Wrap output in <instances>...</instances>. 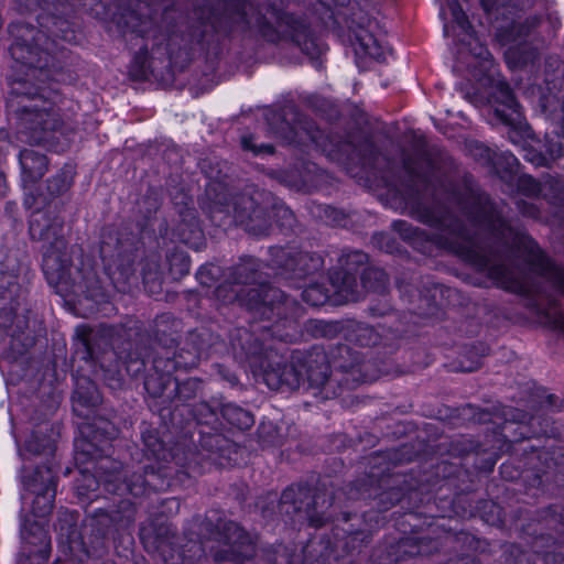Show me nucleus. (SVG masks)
I'll return each mask as SVG.
<instances>
[{
	"mask_svg": "<svg viewBox=\"0 0 564 564\" xmlns=\"http://www.w3.org/2000/svg\"><path fill=\"white\" fill-rule=\"evenodd\" d=\"M270 267L276 274L288 280H301L321 270L323 258L314 252L297 250L294 247H271Z\"/></svg>",
	"mask_w": 564,
	"mask_h": 564,
	"instance_id": "nucleus-13",
	"label": "nucleus"
},
{
	"mask_svg": "<svg viewBox=\"0 0 564 564\" xmlns=\"http://www.w3.org/2000/svg\"><path fill=\"white\" fill-rule=\"evenodd\" d=\"M469 151L479 160L491 161V151L478 142L470 143Z\"/></svg>",
	"mask_w": 564,
	"mask_h": 564,
	"instance_id": "nucleus-49",
	"label": "nucleus"
},
{
	"mask_svg": "<svg viewBox=\"0 0 564 564\" xmlns=\"http://www.w3.org/2000/svg\"><path fill=\"white\" fill-rule=\"evenodd\" d=\"M199 527L200 532L197 533L198 541L196 542L191 536L188 543H193V546H198L200 550L202 538L215 541L216 545L209 550V554L215 562L242 564L253 557L256 553L254 544L249 534L236 522L217 519V523L214 524L213 517L207 516L199 523Z\"/></svg>",
	"mask_w": 564,
	"mask_h": 564,
	"instance_id": "nucleus-9",
	"label": "nucleus"
},
{
	"mask_svg": "<svg viewBox=\"0 0 564 564\" xmlns=\"http://www.w3.org/2000/svg\"><path fill=\"white\" fill-rule=\"evenodd\" d=\"M307 329L311 330L314 336H327L334 329V326L324 321L313 319L308 322Z\"/></svg>",
	"mask_w": 564,
	"mask_h": 564,
	"instance_id": "nucleus-47",
	"label": "nucleus"
},
{
	"mask_svg": "<svg viewBox=\"0 0 564 564\" xmlns=\"http://www.w3.org/2000/svg\"><path fill=\"white\" fill-rule=\"evenodd\" d=\"M330 284L334 292L347 302H356L360 299L356 275L350 271L341 270L334 272L330 275Z\"/></svg>",
	"mask_w": 564,
	"mask_h": 564,
	"instance_id": "nucleus-29",
	"label": "nucleus"
},
{
	"mask_svg": "<svg viewBox=\"0 0 564 564\" xmlns=\"http://www.w3.org/2000/svg\"><path fill=\"white\" fill-rule=\"evenodd\" d=\"M152 362L155 373L147 377L144 381L147 392L154 398L166 397L167 399H171V389L173 388L174 382L172 372L181 364L171 357H155Z\"/></svg>",
	"mask_w": 564,
	"mask_h": 564,
	"instance_id": "nucleus-21",
	"label": "nucleus"
},
{
	"mask_svg": "<svg viewBox=\"0 0 564 564\" xmlns=\"http://www.w3.org/2000/svg\"><path fill=\"white\" fill-rule=\"evenodd\" d=\"M26 449L34 453V454H41L44 452V447L40 446L36 443V435H32V437L26 442Z\"/></svg>",
	"mask_w": 564,
	"mask_h": 564,
	"instance_id": "nucleus-55",
	"label": "nucleus"
},
{
	"mask_svg": "<svg viewBox=\"0 0 564 564\" xmlns=\"http://www.w3.org/2000/svg\"><path fill=\"white\" fill-rule=\"evenodd\" d=\"M97 337V334H95L94 332H90L89 334H87V336H85L82 340V344L86 350V355L88 358L90 359H97V355H96V351H95V347H94V341Z\"/></svg>",
	"mask_w": 564,
	"mask_h": 564,
	"instance_id": "nucleus-50",
	"label": "nucleus"
},
{
	"mask_svg": "<svg viewBox=\"0 0 564 564\" xmlns=\"http://www.w3.org/2000/svg\"><path fill=\"white\" fill-rule=\"evenodd\" d=\"M24 183L34 184L46 173L48 161L45 154L33 149H24L19 154Z\"/></svg>",
	"mask_w": 564,
	"mask_h": 564,
	"instance_id": "nucleus-25",
	"label": "nucleus"
},
{
	"mask_svg": "<svg viewBox=\"0 0 564 564\" xmlns=\"http://www.w3.org/2000/svg\"><path fill=\"white\" fill-rule=\"evenodd\" d=\"M540 23V19L536 17H532L525 20V22L520 26V34H528L531 29H534Z\"/></svg>",
	"mask_w": 564,
	"mask_h": 564,
	"instance_id": "nucleus-54",
	"label": "nucleus"
},
{
	"mask_svg": "<svg viewBox=\"0 0 564 564\" xmlns=\"http://www.w3.org/2000/svg\"><path fill=\"white\" fill-rule=\"evenodd\" d=\"M105 516L117 529H126L134 522L135 507L129 499H121L116 507L105 510Z\"/></svg>",
	"mask_w": 564,
	"mask_h": 564,
	"instance_id": "nucleus-32",
	"label": "nucleus"
},
{
	"mask_svg": "<svg viewBox=\"0 0 564 564\" xmlns=\"http://www.w3.org/2000/svg\"><path fill=\"white\" fill-rule=\"evenodd\" d=\"M424 291L425 293L421 290L412 288L411 285H400V292L402 294H408L410 302H419L416 307L417 314L423 316H432L436 312V295L437 293H442V289L440 285L427 281L424 284Z\"/></svg>",
	"mask_w": 564,
	"mask_h": 564,
	"instance_id": "nucleus-26",
	"label": "nucleus"
},
{
	"mask_svg": "<svg viewBox=\"0 0 564 564\" xmlns=\"http://www.w3.org/2000/svg\"><path fill=\"white\" fill-rule=\"evenodd\" d=\"M221 416L232 426L239 430H248L253 423V415L235 403H225L220 409Z\"/></svg>",
	"mask_w": 564,
	"mask_h": 564,
	"instance_id": "nucleus-33",
	"label": "nucleus"
},
{
	"mask_svg": "<svg viewBox=\"0 0 564 564\" xmlns=\"http://www.w3.org/2000/svg\"><path fill=\"white\" fill-rule=\"evenodd\" d=\"M189 25V35L200 42L212 32L216 33H253L269 42L291 40L306 54L314 53V42L308 29L292 15L274 9L265 13L256 10L245 0H225L218 7L195 6Z\"/></svg>",
	"mask_w": 564,
	"mask_h": 564,
	"instance_id": "nucleus-3",
	"label": "nucleus"
},
{
	"mask_svg": "<svg viewBox=\"0 0 564 564\" xmlns=\"http://www.w3.org/2000/svg\"><path fill=\"white\" fill-rule=\"evenodd\" d=\"M268 120L274 134L289 144L317 142V131L313 124L303 120L293 108L275 112Z\"/></svg>",
	"mask_w": 564,
	"mask_h": 564,
	"instance_id": "nucleus-17",
	"label": "nucleus"
},
{
	"mask_svg": "<svg viewBox=\"0 0 564 564\" xmlns=\"http://www.w3.org/2000/svg\"><path fill=\"white\" fill-rule=\"evenodd\" d=\"M24 545L19 564H45L51 553V539L41 527H31L29 533H23Z\"/></svg>",
	"mask_w": 564,
	"mask_h": 564,
	"instance_id": "nucleus-22",
	"label": "nucleus"
},
{
	"mask_svg": "<svg viewBox=\"0 0 564 564\" xmlns=\"http://www.w3.org/2000/svg\"><path fill=\"white\" fill-rule=\"evenodd\" d=\"M381 327L370 326L364 323L351 324L347 329V338L359 346L370 347L379 345L382 340Z\"/></svg>",
	"mask_w": 564,
	"mask_h": 564,
	"instance_id": "nucleus-30",
	"label": "nucleus"
},
{
	"mask_svg": "<svg viewBox=\"0 0 564 564\" xmlns=\"http://www.w3.org/2000/svg\"><path fill=\"white\" fill-rule=\"evenodd\" d=\"M241 147L245 151L251 152L253 155L272 154L273 147L270 144H257L252 135H243L241 138Z\"/></svg>",
	"mask_w": 564,
	"mask_h": 564,
	"instance_id": "nucleus-43",
	"label": "nucleus"
},
{
	"mask_svg": "<svg viewBox=\"0 0 564 564\" xmlns=\"http://www.w3.org/2000/svg\"><path fill=\"white\" fill-rule=\"evenodd\" d=\"M52 34L56 37H61L62 40L69 41L70 36L63 28H57L56 30L51 31Z\"/></svg>",
	"mask_w": 564,
	"mask_h": 564,
	"instance_id": "nucleus-57",
	"label": "nucleus"
},
{
	"mask_svg": "<svg viewBox=\"0 0 564 564\" xmlns=\"http://www.w3.org/2000/svg\"><path fill=\"white\" fill-rule=\"evenodd\" d=\"M377 29V21L369 18H362L360 22L350 26L349 39L359 67H365L367 59L381 62L389 53L380 34L376 33Z\"/></svg>",
	"mask_w": 564,
	"mask_h": 564,
	"instance_id": "nucleus-15",
	"label": "nucleus"
},
{
	"mask_svg": "<svg viewBox=\"0 0 564 564\" xmlns=\"http://www.w3.org/2000/svg\"><path fill=\"white\" fill-rule=\"evenodd\" d=\"M378 238L380 240H382V241H386V251L387 252H392L393 251L392 247H390V245H389L391 238L388 235L381 234V235L378 236Z\"/></svg>",
	"mask_w": 564,
	"mask_h": 564,
	"instance_id": "nucleus-60",
	"label": "nucleus"
},
{
	"mask_svg": "<svg viewBox=\"0 0 564 564\" xmlns=\"http://www.w3.org/2000/svg\"><path fill=\"white\" fill-rule=\"evenodd\" d=\"M352 154L354 158H351V160H354L355 158L358 159V162H360V164L365 167H377L380 158V155L376 154V149L373 144L368 141L365 142V144L360 149L354 148Z\"/></svg>",
	"mask_w": 564,
	"mask_h": 564,
	"instance_id": "nucleus-38",
	"label": "nucleus"
},
{
	"mask_svg": "<svg viewBox=\"0 0 564 564\" xmlns=\"http://www.w3.org/2000/svg\"><path fill=\"white\" fill-rule=\"evenodd\" d=\"M25 487L32 499V512L36 517H45L53 510L56 495V479L47 467L37 468L25 480Z\"/></svg>",
	"mask_w": 564,
	"mask_h": 564,
	"instance_id": "nucleus-19",
	"label": "nucleus"
},
{
	"mask_svg": "<svg viewBox=\"0 0 564 564\" xmlns=\"http://www.w3.org/2000/svg\"><path fill=\"white\" fill-rule=\"evenodd\" d=\"M86 556H87V562L84 563L83 560L80 558L79 564H116L113 561H110V560H107V561H104L100 563L98 560H91L88 554H86Z\"/></svg>",
	"mask_w": 564,
	"mask_h": 564,
	"instance_id": "nucleus-59",
	"label": "nucleus"
},
{
	"mask_svg": "<svg viewBox=\"0 0 564 564\" xmlns=\"http://www.w3.org/2000/svg\"><path fill=\"white\" fill-rule=\"evenodd\" d=\"M75 167L72 164H64L47 181V192L52 196H59L67 192L73 184Z\"/></svg>",
	"mask_w": 564,
	"mask_h": 564,
	"instance_id": "nucleus-34",
	"label": "nucleus"
},
{
	"mask_svg": "<svg viewBox=\"0 0 564 564\" xmlns=\"http://www.w3.org/2000/svg\"><path fill=\"white\" fill-rule=\"evenodd\" d=\"M447 6L454 22L459 26L464 34L473 31V28L468 21L467 15L462 9L457 0H447Z\"/></svg>",
	"mask_w": 564,
	"mask_h": 564,
	"instance_id": "nucleus-41",
	"label": "nucleus"
},
{
	"mask_svg": "<svg viewBox=\"0 0 564 564\" xmlns=\"http://www.w3.org/2000/svg\"><path fill=\"white\" fill-rule=\"evenodd\" d=\"M184 206L178 210L182 219L176 229L177 236L185 245L197 247L198 241L202 239L203 232L199 227L195 209L188 206L189 202L192 203V200L187 196H184Z\"/></svg>",
	"mask_w": 564,
	"mask_h": 564,
	"instance_id": "nucleus-24",
	"label": "nucleus"
},
{
	"mask_svg": "<svg viewBox=\"0 0 564 564\" xmlns=\"http://www.w3.org/2000/svg\"><path fill=\"white\" fill-rule=\"evenodd\" d=\"M97 397H94V395H90L89 398H85L84 399V402L85 403H95L97 401Z\"/></svg>",
	"mask_w": 564,
	"mask_h": 564,
	"instance_id": "nucleus-63",
	"label": "nucleus"
},
{
	"mask_svg": "<svg viewBox=\"0 0 564 564\" xmlns=\"http://www.w3.org/2000/svg\"><path fill=\"white\" fill-rule=\"evenodd\" d=\"M259 263L249 258L237 264L231 273L234 284L243 285L234 291L229 299L237 300L254 318L272 321L263 325V334L276 335L281 340H291L295 334L296 321L303 315L302 306L285 294L260 281Z\"/></svg>",
	"mask_w": 564,
	"mask_h": 564,
	"instance_id": "nucleus-6",
	"label": "nucleus"
},
{
	"mask_svg": "<svg viewBox=\"0 0 564 564\" xmlns=\"http://www.w3.org/2000/svg\"><path fill=\"white\" fill-rule=\"evenodd\" d=\"M276 215L284 219L283 226L291 227L295 220L292 210L283 206L276 208Z\"/></svg>",
	"mask_w": 564,
	"mask_h": 564,
	"instance_id": "nucleus-52",
	"label": "nucleus"
},
{
	"mask_svg": "<svg viewBox=\"0 0 564 564\" xmlns=\"http://www.w3.org/2000/svg\"><path fill=\"white\" fill-rule=\"evenodd\" d=\"M302 299L312 306H319L328 301L329 290L324 285L314 283L303 290Z\"/></svg>",
	"mask_w": 564,
	"mask_h": 564,
	"instance_id": "nucleus-37",
	"label": "nucleus"
},
{
	"mask_svg": "<svg viewBox=\"0 0 564 564\" xmlns=\"http://www.w3.org/2000/svg\"><path fill=\"white\" fill-rule=\"evenodd\" d=\"M6 188V176L3 173L0 172V195L4 193Z\"/></svg>",
	"mask_w": 564,
	"mask_h": 564,
	"instance_id": "nucleus-62",
	"label": "nucleus"
},
{
	"mask_svg": "<svg viewBox=\"0 0 564 564\" xmlns=\"http://www.w3.org/2000/svg\"><path fill=\"white\" fill-rule=\"evenodd\" d=\"M145 463L122 470L121 464L105 459L98 467L99 480L89 478L88 487L99 482L110 494H130L134 497L147 496L152 491H164L174 485L173 473L186 475L176 467H184L177 453L167 449L153 433L143 434Z\"/></svg>",
	"mask_w": 564,
	"mask_h": 564,
	"instance_id": "nucleus-5",
	"label": "nucleus"
},
{
	"mask_svg": "<svg viewBox=\"0 0 564 564\" xmlns=\"http://www.w3.org/2000/svg\"><path fill=\"white\" fill-rule=\"evenodd\" d=\"M29 267L15 256L9 254L0 263V297L14 302L29 282Z\"/></svg>",
	"mask_w": 564,
	"mask_h": 564,
	"instance_id": "nucleus-20",
	"label": "nucleus"
},
{
	"mask_svg": "<svg viewBox=\"0 0 564 564\" xmlns=\"http://www.w3.org/2000/svg\"><path fill=\"white\" fill-rule=\"evenodd\" d=\"M141 535L152 540L156 551L167 564H181L186 557L183 539L176 534L172 523L163 519H155L141 528Z\"/></svg>",
	"mask_w": 564,
	"mask_h": 564,
	"instance_id": "nucleus-16",
	"label": "nucleus"
},
{
	"mask_svg": "<svg viewBox=\"0 0 564 564\" xmlns=\"http://www.w3.org/2000/svg\"><path fill=\"white\" fill-rule=\"evenodd\" d=\"M8 107L15 113L17 138L21 142L53 147L59 140L57 134H66L59 108L37 93L31 96L17 89Z\"/></svg>",
	"mask_w": 564,
	"mask_h": 564,
	"instance_id": "nucleus-8",
	"label": "nucleus"
},
{
	"mask_svg": "<svg viewBox=\"0 0 564 564\" xmlns=\"http://www.w3.org/2000/svg\"><path fill=\"white\" fill-rule=\"evenodd\" d=\"M501 474L502 476L506 478V479H513L516 477H518V473L516 471L514 474L511 473V471H508L509 470V466L503 464L501 465Z\"/></svg>",
	"mask_w": 564,
	"mask_h": 564,
	"instance_id": "nucleus-58",
	"label": "nucleus"
},
{
	"mask_svg": "<svg viewBox=\"0 0 564 564\" xmlns=\"http://www.w3.org/2000/svg\"><path fill=\"white\" fill-rule=\"evenodd\" d=\"M172 274L182 276L189 272V260L182 251H174L167 257Z\"/></svg>",
	"mask_w": 564,
	"mask_h": 564,
	"instance_id": "nucleus-40",
	"label": "nucleus"
},
{
	"mask_svg": "<svg viewBox=\"0 0 564 564\" xmlns=\"http://www.w3.org/2000/svg\"><path fill=\"white\" fill-rule=\"evenodd\" d=\"M545 147L550 158L564 165V145L558 141L547 140Z\"/></svg>",
	"mask_w": 564,
	"mask_h": 564,
	"instance_id": "nucleus-46",
	"label": "nucleus"
},
{
	"mask_svg": "<svg viewBox=\"0 0 564 564\" xmlns=\"http://www.w3.org/2000/svg\"><path fill=\"white\" fill-rule=\"evenodd\" d=\"M269 560L272 564H293V554L288 550V547L279 545Z\"/></svg>",
	"mask_w": 564,
	"mask_h": 564,
	"instance_id": "nucleus-45",
	"label": "nucleus"
},
{
	"mask_svg": "<svg viewBox=\"0 0 564 564\" xmlns=\"http://www.w3.org/2000/svg\"><path fill=\"white\" fill-rule=\"evenodd\" d=\"M101 369L104 370V380L107 382V384L112 388L117 389L121 387V378L119 375V371L117 369H104V365H100Z\"/></svg>",
	"mask_w": 564,
	"mask_h": 564,
	"instance_id": "nucleus-48",
	"label": "nucleus"
},
{
	"mask_svg": "<svg viewBox=\"0 0 564 564\" xmlns=\"http://www.w3.org/2000/svg\"><path fill=\"white\" fill-rule=\"evenodd\" d=\"M333 496L327 491H312L305 485H292L281 495L279 510L294 522L306 521L321 528L334 519Z\"/></svg>",
	"mask_w": 564,
	"mask_h": 564,
	"instance_id": "nucleus-10",
	"label": "nucleus"
},
{
	"mask_svg": "<svg viewBox=\"0 0 564 564\" xmlns=\"http://www.w3.org/2000/svg\"><path fill=\"white\" fill-rule=\"evenodd\" d=\"M194 415L199 424L210 425L217 422L215 409L207 402H200L196 405Z\"/></svg>",
	"mask_w": 564,
	"mask_h": 564,
	"instance_id": "nucleus-42",
	"label": "nucleus"
},
{
	"mask_svg": "<svg viewBox=\"0 0 564 564\" xmlns=\"http://www.w3.org/2000/svg\"><path fill=\"white\" fill-rule=\"evenodd\" d=\"M328 360V379L337 395V388L351 389L359 383L372 381V364L365 361L357 350L347 345H337L326 352Z\"/></svg>",
	"mask_w": 564,
	"mask_h": 564,
	"instance_id": "nucleus-12",
	"label": "nucleus"
},
{
	"mask_svg": "<svg viewBox=\"0 0 564 564\" xmlns=\"http://www.w3.org/2000/svg\"><path fill=\"white\" fill-rule=\"evenodd\" d=\"M480 357H477L470 360L467 365L464 361H460L458 370L463 372H471L477 370L480 367Z\"/></svg>",
	"mask_w": 564,
	"mask_h": 564,
	"instance_id": "nucleus-53",
	"label": "nucleus"
},
{
	"mask_svg": "<svg viewBox=\"0 0 564 564\" xmlns=\"http://www.w3.org/2000/svg\"><path fill=\"white\" fill-rule=\"evenodd\" d=\"M547 94L541 99L544 111L564 123V76L554 82H547Z\"/></svg>",
	"mask_w": 564,
	"mask_h": 564,
	"instance_id": "nucleus-27",
	"label": "nucleus"
},
{
	"mask_svg": "<svg viewBox=\"0 0 564 564\" xmlns=\"http://www.w3.org/2000/svg\"><path fill=\"white\" fill-rule=\"evenodd\" d=\"M100 336L109 341L111 347V355L117 356L126 364L127 371L137 376L144 370L145 359L149 357L145 348L132 350L130 341H123L127 336V330L123 327L101 326L98 330Z\"/></svg>",
	"mask_w": 564,
	"mask_h": 564,
	"instance_id": "nucleus-18",
	"label": "nucleus"
},
{
	"mask_svg": "<svg viewBox=\"0 0 564 564\" xmlns=\"http://www.w3.org/2000/svg\"><path fill=\"white\" fill-rule=\"evenodd\" d=\"M517 204H518V208H519L520 213L523 216L531 217V218L539 217L540 212H539V208L534 204L528 203L525 200H519Z\"/></svg>",
	"mask_w": 564,
	"mask_h": 564,
	"instance_id": "nucleus-51",
	"label": "nucleus"
},
{
	"mask_svg": "<svg viewBox=\"0 0 564 564\" xmlns=\"http://www.w3.org/2000/svg\"><path fill=\"white\" fill-rule=\"evenodd\" d=\"M460 55L468 54L475 59V64L468 62V66H481L484 69H489L491 66V54L488 48L475 36L474 31L464 34L462 39Z\"/></svg>",
	"mask_w": 564,
	"mask_h": 564,
	"instance_id": "nucleus-28",
	"label": "nucleus"
},
{
	"mask_svg": "<svg viewBox=\"0 0 564 564\" xmlns=\"http://www.w3.org/2000/svg\"><path fill=\"white\" fill-rule=\"evenodd\" d=\"M264 196L265 194L258 189L240 193L230 203L225 197L217 196L215 212L232 215L240 224L259 221L260 230H265L269 226V214Z\"/></svg>",
	"mask_w": 564,
	"mask_h": 564,
	"instance_id": "nucleus-14",
	"label": "nucleus"
},
{
	"mask_svg": "<svg viewBox=\"0 0 564 564\" xmlns=\"http://www.w3.org/2000/svg\"><path fill=\"white\" fill-rule=\"evenodd\" d=\"M361 283L368 291L383 293L388 286V276L382 269L367 268L362 271Z\"/></svg>",
	"mask_w": 564,
	"mask_h": 564,
	"instance_id": "nucleus-35",
	"label": "nucleus"
},
{
	"mask_svg": "<svg viewBox=\"0 0 564 564\" xmlns=\"http://www.w3.org/2000/svg\"><path fill=\"white\" fill-rule=\"evenodd\" d=\"M539 57L535 47L528 43L511 45L505 52V59L512 69L534 64Z\"/></svg>",
	"mask_w": 564,
	"mask_h": 564,
	"instance_id": "nucleus-31",
	"label": "nucleus"
},
{
	"mask_svg": "<svg viewBox=\"0 0 564 564\" xmlns=\"http://www.w3.org/2000/svg\"><path fill=\"white\" fill-rule=\"evenodd\" d=\"M403 170L409 178L404 200L410 214L416 220L440 230L430 237L423 229L405 220L393 221V229L414 249L424 253L430 252L432 246L448 250L486 273L497 286L527 294L531 292V284L523 270L512 265L511 254H516L523 258L533 273L564 293V271L543 254L531 237L507 224L486 194L468 192L464 197H452L474 227L471 235L435 196L432 205L423 202L435 178L434 165L427 156H404ZM540 313L554 328L564 333V313L555 303H550Z\"/></svg>",
	"mask_w": 564,
	"mask_h": 564,
	"instance_id": "nucleus-1",
	"label": "nucleus"
},
{
	"mask_svg": "<svg viewBox=\"0 0 564 564\" xmlns=\"http://www.w3.org/2000/svg\"><path fill=\"white\" fill-rule=\"evenodd\" d=\"M494 99L499 105L495 109L497 117L506 124H512L520 118V105L510 86L503 82L498 80L495 86Z\"/></svg>",
	"mask_w": 564,
	"mask_h": 564,
	"instance_id": "nucleus-23",
	"label": "nucleus"
},
{
	"mask_svg": "<svg viewBox=\"0 0 564 564\" xmlns=\"http://www.w3.org/2000/svg\"><path fill=\"white\" fill-rule=\"evenodd\" d=\"M505 158L510 169H512V166L517 164V158L513 154L507 153L505 154Z\"/></svg>",
	"mask_w": 564,
	"mask_h": 564,
	"instance_id": "nucleus-61",
	"label": "nucleus"
},
{
	"mask_svg": "<svg viewBox=\"0 0 564 564\" xmlns=\"http://www.w3.org/2000/svg\"><path fill=\"white\" fill-rule=\"evenodd\" d=\"M10 31L15 35L10 46L11 56L34 73L39 72L41 77L48 78V67L54 65L57 48L55 40H50L44 31L28 24L11 25Z\"/></svg>",
	"mask_w": 564,
	"mask_h": 564,
	"instance_id": "nucleus-11",
	"label": "nucleus"
},
{
	"mask_svg": "<svg viewBox=\"0 0 564 564\" xmlns=\"http://www.w3.org/2000/svg\"><path fill=\"white\" fill-rule=\"evenodd\" d=\"M29 232L33 240L43 242V272L47 282L59 293L73 294L94 302L105 300V292L90 260L72 267L64 235L63 218L48 206L32 212Z\"/></svg>",
	"mask_w": 564,
	"mask_h": 564,
	"instance_id": "nucleus-4",
	"label": "nucleus"
},
{
	"mask_svg": "<svg viewBox=\"0 0 564 564\" xmlns=\"http://www.w3.org/2000/svg\"><path fill=\"white\" fill-rule=\"evenodd\" d=\"M519 191L527 196H536L541 192L540 184L529 175H522L518 180Z\"/></svg>",
	"mask_w": 564,
	"mask_h": 564,
	"instance_id": "nucleus-44",
	"label": "nucleus"
},
{
	"mask_svg": "<svg viewBox=\"0 0 564 564\" xmlns=\"http://www.w3.org/2000/svg\"><path fill=\"white\" fill-rule=\"evenodd\" d=\"M226 288L225 286H219L217 289V296L220 297L223 295V293L225 292Z\"/></svg>",
	"mask_w": 564,
	"mask_h": 564,
	"instance_id": "nucleus-64",
	"label": "nucleus"
},
{
	"mask_svg": "<svg viewBox=\"0 0 564 564\" xmlns=\"http://www.w3.org/2000/svg\"><path fill=\"white\" fill-rule=\"evenodd\" d=\"M200 388V381L195 378H189L183 382H178L174 379L173 388L171 389L172 398L178 399L180 401H188L196 397Z\"/></svg>",
	"mask_w": 564,
	"mask_h": 564,
	"instance_id": "nucleus-36",
	"label": "nucleus"
},
{
	"mask_svg": "<svg viewBox=\"0 0 564 564\" xmlns=\"http://www.w3.org/2000/svg\"><path fill=\"white\" fill-rule=\"evenodd\" d=\"M263 333V326L256 330L237 328L230 335V344L237 358L248 360L262 370L263 380L270 389L278 390L283 386L296 389L306 380L312 389L318 390L323 399L335 397L332 380L328 379V360L324 348L314 346L310 350H295L290 360L284 361L272 345L265 344L269 338L282 340L276 335ZM296 334L297 327L290 341Z\"/></svg>",
	"mask_w": 564,
	"mask_h": 564,
	"instance_id": "nucleus-2",
	"label": "nucleus"
},
{
	"mask_svg": "<svg viewBox=\"0 0 564 564\" xmlns=\"http://www.w3.org/2000/svg\"><path fill=\"white\" fill-rule=\"evenodd\" d=\"M154 2L139 0L134 6L124 9L118 18V26L124 35L131 34L152 41V55L149 56L148 45L134 55L130 73L138 79L147 78L153 73V61L169 58V41L175 10L165 7L162 12Z\"/></svg>",
	"mask_w": 564,
	"mask_h": 564,
	"instance_id": "nucleus-7",
	"label": "nucleus"
},
{
	"mask_svg": "<svg viewBox=\"0 0 564 564\" xmlns=\"http://www.w3.org/2000/svg\"><path fill=\"white\" fill-rule=\"evenodd\" d=\"M368 261V256L359 250L349 251L345 253L339 262L341 265V270L355 272L358 267L364 265Z\"/></svg>",
	"mask_w": 564,
	"mask_h": 564,
	"instance_id": "nucleus-39",
	"label": "nucleus"
},
{
	"mask_svg": "<svg viewBox=\"0 0 564 564\" xmlns=\"http://www.w3.org/2000/svg\"><path fill=\"white\" fill-rule=\"evenodd\" d=\"M210 271L207 267H202L197 273L198 275V279L200 281V283L203 284H209V281L212 280L208 275H209Z\"/></svg>",
	"mask_w": 564,
	"mask_h": 564,
	"instance_id": "nucleus-56",
	"label": "nucleus"
}]
</instances>
